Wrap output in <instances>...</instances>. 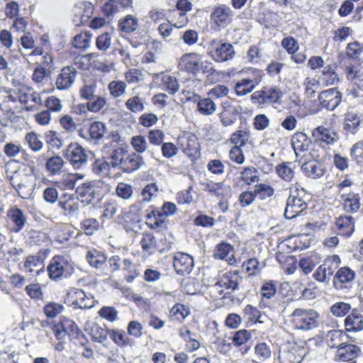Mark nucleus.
<instances>
[{"instance_id":"obj_1","label":"nucleus","mask_w":363,"mask_h":363,"mask_svg":"<svg viewBox=\"0 0 363 363\" xmlns=\"http://www.w3.org/2000/svg\"><path fill=\"white\" fill-rule=\"evenodd\" d=\"M308 352L306 340L298 339L287 341L279 353L281 363H301Z\"/></svg>"},{"instance_id":"obj_2","label":"nucleus","mask_w":363,"mask_h":363,"mask_svg":"<svg viewBox=\"0 0 363 363\" xmlns=\"http://www.w3.org/2000/svg\"><path fill=\"white\" fill-rule=\"evenodd\" d=\"M30 169V173L16 172L11 177V184L23 199H28L33 193L35 186V178Z\"/></svg>"},{"instance_id":"obj_3","label":"nucleus","mask_w":363,"mask_h":363,"mask_svg":"<svg viewBox=\"0 0 363 363\" xmlns=\"http://www.w3.org/2000/svg\"><path fill=\"white\" fill-rule=\"evenodd\" d=\"M48 271L51 279L57 281L62 277H68L74 272L73 263L61 255L54 256L48 265Z\"/></svg>"},{"instance_id":"obj_4","label":"nucleus","mask_w":363,"mask_h":363,"mask_svg":"<svg viewBox=\"0 0 363 363\" xmlns=\"http://www.w3.org/2000/svg\"><path fill=\"white\" fill-rule=\"evenodd\" d=\"M292 323L296 328L308 330L318 325V313L313 309H295L292 314Z\"/></svg>"},{"instance_id":"obj_5","label":"nucleus","mask_w":363,"mask_h":363,"mask_svg":"<svg viewBox=\"0 0 363 363\" xmlns=\"http://www.w3.org/2000/svg\"><path fill=\"white\" fill-rule=\"evenodd\" d=\"M283 91L277 86H264L251 95V101L258 106L269 104H280Z\"/></svg>"},{"instance_id":"obj_6","label":"nucleus","mask_w":363,"mask_h":363,"mask_svg":"<svg viewBox=\"0 0 363 363\" xmlns=\"http://www.w3.org/2000/svg\"><path fill=\"white\" fill-rule=\"evenodd\" d=\"M340 262L341 259L338 255L328 256L313 272V278L318 282L329 281L333 276L334 277V272L339 268Z\"/></svg>"},{"instance_id":"obj_7","label":"nucleus","mask_w":363,"mask_h":363,"mask_svg":"<svg viewBox=\"0 0 363 363\" xmlns=\"http://www.w3.org/2000/svg\"><path fill=\"white\" fill-rule=\"evenodd\" d=\"M65 303L75 308L89 309L94 306V299L82 289L71 288L67 292Z\"/></svg>"},{"instance_id":"obj_8","label":"nucleus","mask_w":363,"mask_h":363,"mask_svg":"<svg viewBox=\"0 0 363 363\" xmlns=\"http://www.w3.org/2000/svg\"><path fill=\"white\" fill-rule=\"evenodd\" d=\"M65 157L74 169L84 168L89 159L87 151L77 143H70L66 148Z\"/></svg>"},{"instance_id":"obj_9","label":"nucleus","mask_w":363,"mask_h":363,"mask_svg":"<svg viewBox=\"0 0 363 363\" xmlns=\"http://www.w3.org/2000/svg\"><path fill=\"white\" fill-rule=\"evenodd\" d=\"M346 74L347 79L352 83L349 95L353 98H363V67H347Z\"/></svg>"},{"instance_id":"obj_10","label":"nucleus","mask_w":363,"mask_h":363,"mask_svg":"<svg viewBox=\"0 0 363 363\" xmlns=\"http://www.w3.org/2000/svg\"><path fill=\"white\" fill-rule=\"evenodd\" d=\"M308 207L306 202L300 195L298 189L291 192L286 201L284 216L287 219H292L298 216Z\"/></svg>"},{"instance_id":"obj_11","label":"nucleus","mask_w":363,"mask_h":363,"mask_svg":"<svg viewBox=\"0 0 363 363\" xmlns=\"http://www.w3.org/2000/svg\"><path fill=\"white\" fill-rule=\"evenodd\" d=\"M311 135L314 143L321 147L332 145L339 140V135L334 129L323 125L315 128Z\"/></svg>"},{"instance_id":"obj_12","label":"nucleus","mask_w":363,"mask_h":363,"mask_svg":"<svg viewBox=\"0 0 363 363\" xmlns=\"http://www.w3.org/2000/svg\"><path fill=\"white\" fill-rule=\"evenodd\" d=\"M360 347L352 343H343L336 350L335 359L342 363H357L361 354Z\"/></svg>"},{"instance_id":"obj_13","label":"nucleus","mask_w":363,"mask_h":363,"mask_svg":"<svg viewBox=\"0 0 363 363\" xmlns=\"http://www.w3.org/2000/svg\"><path fill=\"white\" fill-rule=\"evenodd\" d=\"M237 287L238 282L231 276L224 274L211 286V293L214 298L218 299L225 297Z\"/></svg>"},{"instance_id":"obj_14","label":"nucleus","mask_w":363,"mask_h":363,"mask_svg":"<svg viewBox=\"0 0 363 363\" xmlns=\"http://www.w3.org/2000/svg\"><path fill=\"white\" fill-rule=\"evenodd\" d=\"M342 97V93L334 87L320 91L318 100L322 108L333 111L341 103Z\"/></svg>"},{"instance_id":"obj_15","label":"nucleus","mask_w":363,"mask_h":363,"mask_svg":"<svg viewBox=\"0 0 363 363\" xmlns=\"http://www.w3.org/2000/svg\"><path fill=\"white\" fill-rule=\"evenodd\" d=\"M76 194L82 199V202L89 204L100 199L99 187L95 182L84 183L76 189Z\"/></svg>"},{"instance_id":"obj_16","label":"nucleus","mask_w":363,"mask_h":363,"mask_svg":"<svg viewBox=\"0 0 363 363\" xmlns=\"http://www.w3.org/2000/svg\"><path fill=\"white\" fill-rule=\"evenodd\" d=\"M235 55L233 46L228 43L218 42L215 43L210 52L211 58L218 62H227L233 59Z\"/></svg>"},{"instance_id":"obj_17","label":"nucleus","mask_w":363,"mask_h":363,"mask_svg":"<svg viewBox=\"0 0 363 363\" xmlns=\"http://www.w3.org/2000/svg\"><path fill=\"white\" fill-rule=\"evenodd\" d=\"M344 328L347 333H359L363 330V315L359 309L354 308L344 320Z\"/></svg>"},{"instance_id":"obj_18","label":"nucleus","mask_w":363,"mask_h":363,"mask_svg":"<svg viewBox=\"0 0 363 363\" xmlns=\"http://www.w3.org/2000/svg\"><path fill=\"white\" fill-rule=\"evenodd\" d=\"M77 70L74 67L67 66L63 67L57 75L55 86L59 90L69 89L75 82Z\"/></svg>"},{"instance_id":"obj_19","label":"nucleus","mask_w":363,"mask_h":363,"mask_svg":"<svg viewBox=\"0 0 363 363\" xmlns=\"http://www.w3.org/2000/svg\"><path fill=\"white\" fill-rule=\"evenodd\" d=\"M301 169L306 177L314 179L322 177L326 172L324 163L316 159L306 161Z\"/></svg>"},{"instance_id":"obj_20","label":"nucleus","mask_w":363,"mask_h":363,"mask_svg":"<svg viewBox=\"0 0 363 363\" xmlns=\"http://www.w3.org/2000/svg\"><path fill=\"white\" fill-rule=\"evenodd\" d=\"M335 225L339 235L349 238L354 231L355 219L350 215H340L335 218Z\"/></svg>"},{"instance_id":"obj_21","label":"nucleus","mask_w":363,"mask_h":363,"mask_svg":"<svg viewBox=\"0 0 363 363\" xmlns=\"http://www.w3.org/2000/svg\"><path fill=\"white\" fill-rule=\"evenodd\" d=\"M173 267L178 274H188L194 267L193 258L189 254L177 252L174 256Z\"/></svg>"},{"instance_id":"obj_22","label":"nucleus","mask_w":363,"mask_h":363,"mask_svg":"<svg viewBox=\"0 0 363 363\" xmlns=\"http://www.w3.org/2000/svg\"><path fill=\"white\" fill-rule=\"evenodd\" d=\"M355 278V272L348 267H340L337 269L333 279V285L337 289L347 288Z\"/></svg>"},{"instance_id":"obj_23","label":"nucleus","mask_w":363,"mask_h":363,"mask_svg":"<svg viewBox=\"0 0 363 363\" xmlns=\"http://www.w3.org/2000/svg\"><path fill=\"white\" fill-rule=\"evenodd\" d=\"M342 210L347 213H356L361 208L362 198L359 194L350 191L341 195Z\"/></svg>"},{"instance_id":"obj_24","label":"nucleus","mask_w":363,"mask_h":363,"mask_svg":"<svg viewBox=\"0 0 363 363\" xmlns=\"http://www.w3.org/2000/svg\"><path fill=\"white\" fill-rule=\"evenodd\" d=\"M202 57L196 52L183 55L179 61V66L182 69L194 74L199 72V65Z\"/></svg>"},{"instance_id":"obj_25","label":"nucleus","mask_w":363,"mask_h":363,"mask_svg":"<svg viewBox=\"0 0 363 363\" xmlns=\"http://www.w3.org/2000/svg\"><path fill=\"white\" fill-rule=\"evenodd\" d=\"M291 145L296 157L309 150L311 145V140L303 132H296L291 137Z\"/></svg>"},{"instance_id":"obj_26","label":"nucleus","mask_w":363,"mask_h":363,"mask_svg":"<svg viewBox=\"0 0 363 363\" xmlns=\"http://www.w3.org/2000/svg\"><path fill=\"white\" fill-rule=\"evenodd\" d=\"M178 143L184 152L189 157L195 155L199 150L198 138L194 134L186 133L179 136Z\"/></svg>"},{"instance_id":"obj_27","label":"nucleus","mask_w":363,"mask_h":363,"mask_svg":"<svg viewBox=\"0 0 363 363\" xmlns=\"http://www.w3.org/2000/svg\"><path fill=\"white\" fill-rule=\"evenodd\" d=\"M201 186L204 191H207L218 199H225L230 196V187L223 182H203L201 183Z\"/></svg>"},{"instance_id":"obj_28","label":"nucleus","mask_w":363,"mask_h":363,"mask_svg":"<svg viewBox=\"0 0 363 363\" xmlns=\"http://www.w3.org/2000/svg\"><path fill=\"white\" fill-rule=\"evenodd\" d=\"M7 217L12 224V231L14 233L22 230L26 223V216L23 211L18 208H11L7 212Z\"/></svg>"},{"instance_id":"obj_29","label":"nucleus","mask_w":363,"mask_h":363,"mask_svg":"<svg viewBox=\"0 0 363 363\" xmlns=\"http://www.w3.org/2000/svg\"><path fill=\"white\" fill-rule=\"evenodd\" d=\"M321 261V256L317 252H313L301 257L298 262V265L301 272L305 275H308L313 272L315 267L320 264Z\"/></svg>"},{"instance_id":"obj_30","label":"nucleus","mask_w":363,"mask_h":363,"mask_svg":"<svg viewBox=\"0 0 363 363\" xmlns=\"http://www.w3.org/2000/svg\"><path fill=\"white\" fill-rule=\"evenodd\" d=\"M144 164V160L140 155L137 153L128 155L126 153L123 162L121 163L120 169L124 172L129 173L138 169Z\"/></svg>"},{"instance_id":"obj_31","label":"nucleus","mask_w":363,"mask_h":363,"mask_svg":"<svg viewBox=\"0 0 363 363\" xmlns=\"http://www.w3.org/2000/svg\"><path fill=\"white\" fill-rule=\"evenodd\" d=\"M230 17L231 10L225 5L218 6L211 13V20L219 27L226 26L230 23Z\"/></svg>"},{"instance_id":"obj_32","label":"nucleus","mask_w":363,"mask_h":363,"mask_svg":"<svg viewBox=\"0 0 363 363\" xmlns=\"http://www.w3.org/2000/svg\"><path fill=\"white\" fill-rule=\"evenodd\" d=\"M274 194V189L269 183H257L251 191V203L255 200H265Z\"/></svg>"},{"instance_id":"obj_33","label":"nucleus","mask_w":363,"mask_h":363,"mask_svg":"<svg viewBox=\"0 0 363 363\" xmlns=\"http://www.w3.org/2000/svg\"><path fill=\"white\" fill-rule=\"evenodd\" d=\"M106 132V125L101 121H94L89 127V135L85 136L82 130L79 131V135L86 140L99 141L104 136Z\"/></svg>"},{"instance_id":"obj_34","label":"nucleus","mask_w":363,"mask_h":363,"mask_svg":"<svg viewBox=\"0 0 363 363\" xmlns=\"http://www.w3.org/2000/svg\"><path fill=\"white\" fill-rule=\"evenodd\" d=\"M17 97L21 104H27L29 101L35 104H42V99L38 93L33 91L31 88L21 86L17 92Z\"/></svg>"},{"instance_id":"obj_35","label":"nucleus","mask_w":363,"mask_h":363,"mask_svg":"<svg viewBox=\"0 0 363 363\" xmlns=\"http://www.w3.org/2000/svg\"><path fill=\"white\" fill-rule=\"evenodd\" d=\"M336 69L337 65L335 64H330L323 67L320 79L325 86L334 85L340 82Z\"/></svg>"},{"instance_id":"obj_36","label":"nucleus","mask_w":363,"mask_h":363,"mask_svg":"<svg viewBox=\"0 0 363 363\" xmlns=\"http://www.w3.org/2000/svg\"><path fill=\"white\" fill-rule=\"evenodd\" d=\"M361 124L359 114L354 111H347L345 114L343 129L351 134H355Z\"/></svg>"},{"instance_id":"obj_37","label":"nucleus","mask_w":363,"mask_h":363,"mask_svg":"<svg viewBox=\"0 0 363 363\" xmlns=\"http://www.w3.org/2000/svg\"><path fill=\"white\" fill-rule=\"evenodd\" d=\"M213 257L216 259L228 262L230 264L235 262L233 249L228 243H220L218 245L214 250Z\"/></svg>"},{"instance_id":"obj_38","label":"nucleus","mask_w":363,"mask_h":363,"mask_svg":"<svg viewBox=\"0 0 363 363\" xmlns=\"http://www.w3.org/2000/svg\"><path fill=\"white\" fill-rule=\"evenodd\" d=\"M295 164L292 162H283L278 164L276 167V173L282 180L289 182L294 177Z\"/></svg>"},{"instance_id":"obj_39","label":"nucleus","mask_w":363,"mask_h":363,"mask_svg":"<svg viewBox=\"0 0 363 363\" xmlns=\"http://www.w3.org/2000/svg\"><path fill=\"white\" fill-rule=\"evenodd\" d=\"M59 206L65 211L66 213L74 216L79 210V202L78 199L73 194L65 195V200L59 202Z\"/></svg>"},{"instance_id":"obj_40","label":"nucleus","mask_w":363,"mask_h":363,"mask_svg":"<svg viewBox=\"0 0 363 363\" xmlns=\"http://www.w3.org/2000/svg\"><path fill=\"white\" fill-rule=\"evenodd\" d=\"M162 89L171 95L176 94L179 89L177 78L168 74H162L160 84Z\"/></svg>"},{"instance_id":"obj_41","label":"nucleus","mask_w":363,"mask_h":363,"mask_svg":"<svg viewBox=\"0 0 363 363\" xmlns=\"http://www.w3.org/2000/svg\"><path fill=\"white\" fill-rule=\"evenodd\" d=\"M277 291V282L273 280L265 281L259 289L260 301L265 304V302L272 299Z\"/></svg>"},{"instance_id":"obj_42","label":"nucleus","mask_w":363,"mask_h":363,"mask_svg":"<svg viewBox=\"0 0 363 363\" xmlns=\"http://www.w3.org/2000/svg\"><path fill=\"white\" fill-rule=\"evenodd\" d=\"M146 223L151 229H160L166 227L165 218L158 209H154L147 215Z\"/></svg>"},{"instance_id":"obj_43","label":"nucleus","mask_w":363,"mask_h":363,"mask_svg":"<svg viewBox=\"0 0 363 363\" xmlns=\"http://www.w3.org/2000/svg\"><path fill=\"white\" fill-rule=\"evenodd\" d=\"M347 332L344 330H331L327 334V342L331 348H336L341 346Z\"/></svg>"},{"instance_id":"obj_44","label":"nucleus","mask_w":363,"mask_h":363,"mask_svg":"<svg viewBox=\"0 0 363 363\" xmlns=\"http://www.w3.org/2000/svg\"><path fill=\"white\" fill-rule=\"evenodd\" d=\"M118 27L121 31L125 33L135 31L138 28V18L133 15H127L119 20Z\"/></svg>"},{"instance_id":"obj_45","label":"nucleus","mask_w":363,"mask_h":363,"mask_svg":"<svg viewBox=\"0 0 363 363\" xmlns=\"http://www.w3.org/2000/svg\"><path fill=\"white\" fill-rule=\"evenodd\" d=\"M86 257L89 264L96 269L101 268L107 260L106 256L103 252L96 250L89 251Z\"/></svg>"},{"instance_id":"obj_46","label":"nucleus","mask_w":363,"mask_h":363,"mask_svg":"<svg viewBox=\"0 0 363 363\" xmlns=\"http://www.w3.org/2000/svg\"><path fill=\"white\" fill-rule=\"evenodd\" d=\"M65 162L60 156L50 157L46 162V169L50 174L58 175L62 172Z\"/></svg>"},{"instance_id":"obj_47","label":"nucleus","mask_w":363,"mask_h":363,"mask_svg":"<svg viewBox=\"0 0 363 363\" xmlns=\"http://www.w3.org/2000/svg\"><path fill=\"white\" fill-rule=\"evenodd\" d=\"M352 310L351 304L344 301H337L330 307V312L335 318H343Z\"/></svg>"},{"instance_id":"obj_48","label":"nucleus","mask_w":363,"mask_h":363,"mask_svg":"<svg viewBox=\"0 0 363 363\" xmlns=\"http://www.w3.org/2000/svg\"><path fill=\"white\" fill-rule=\"evenodd\" d=\"M144 98L135 95L130 97L125 102L126 108L133 113H140L145 108Z\"/></svg>"},{"instance_id":"obj_49","label":"nucleus","mask_w":363,"mask_h":363,"mask_svg":"<svg viewBox=\"0 0 363 363\" xmlns=\"http://www.w3.org/2000/svg\"><path fill=\"white\" fill-rule=\"evenodd\" d=\"M61 327L65 332V335H68L71 337L77 338L81 334L77 324L69 318L62 317L61 318Z\"/></svg>"},{"instance_id":"obj_50","label":"nucleus","mask_w":363,"mask_h":363,"mask_svg":"<svg viewBox=\"0 0 363 363\" xmlns=\"http://www.w3.org/2000/svg\"><path fill=\"white\" fill-rule=\"evenodd\" d=\"M23 269L26 272H36V274H39L43 269V263L40 257L36 255H29L23 264Z\"/></svg>"},{"instance_id":"obj_51","label":"nucleus","mask_w":363,"mask_h":363,"mask_svg":"<svg viewBox=\"0 0 363 363\" xmlns=\"http://www.w3.org/2000/svg\"><path fill=\"white\" fill-rule=\"evenodd\" d=\"M281 268L286 274H292L297 269V259L294 255L282 256L279 259Z\"/></svg>"},{"instance_id":"obj_52","label":"nucleus","mask_w":363,"mask_h":363,"mask_svg":"<svg viewBox=\"0 0 363 363\" xmlns=\"http://www.w3.org/2000/svg\"><path fill=\"white\" fill-rule=\"evenodd\" d=\"M99 228L100 223L96 218H85L80 223V228L86 235H94Z\"/></svg>"},{"instance_id":"obj_53","label":"nucleus","mask_w":363,"mask_h":363,"mask_svg":"<svg viewBox=\"0 0 363 363\" xmlns=\"http://www.w3.org/2000/svg\"><path fill=\"white\" fill-rule=\"evenodd\" d=\"M140 244L144 252L152 254L156 249V238L151 233H144Z\"/></svg>"},{"instance_id":"obj_54","label":"nucleus","mask_w":363,"mask_h":363,"mask_svg":"<svg viewBox=\"0 0 363 363\" xmlns=\"http://www.w3.org/2000/svg\"><path fill=\"white\" fill-rule=\"evenodd\" d=\"M200 113L203 115H211L216 111V104L210 98L201 99L196 102Z\"/></svg>"},{"instance_id":"obj_55","label":"nucleus","mask_w":363,"mask_h":363,"mask_svg":"<svg viewBox=\"0 0 363 363\" xmlns=\"http://www.w3.org/2000/svg\"><path fill=\"white\" fill-rule=\"evenodd\" d=\"M126 87L125 82L119 80L111 81L108 85L110 94L113 98L123 96L125 94Z\"/></svg>"},{"instance_id":"obj_56","label":"nucleus","mask_w":363,"mask_h":363,"mask_svg":"<svg viewBox=\"0 0 363 363\" xmlns=\"http://www.w3.org/2000/svg\"><path fill=\"white\" fill-rule=\"evenodd\" d=\"M109 332L106 328L94 324L91 328L90 334L93 341L103 343L107 340Z\"/></svg>"},{"instance_id":"obj_57","label":"nucleus","mask_w":363,"mask_h":363,"mask_svg":"<svg viewBox=\"0 0 363 363\" xmlns=\"http://www.w3.org/2000/svg\"><path fill=\"white\" fill-rule=\"evenodd\" d=\"M45 140L52 148L59 150L62 146V139L59 133L54 130H48L45 133Z\"/></svg>"},{"instance_id":"obj_58","label":"nucleus","mask_w":363,"mask_h":363,"mask_svg":"<svg viewBox=\"0 0 363 363\" xmlns=\"http://www.w3.org/2000/svg\"><path fill=\"white\" fill-rule=\"evenodd\" d=\"M320 86V81L313 77H306L303 81L304 93L310 98L315 96L316 89Z\"/></svg>"},{"instance_id":"obj_59","label":"nucleus","mask_w":363,"mask_h":363,"mask_svg":"<svg viewBox=\"0 0 363 363\" xmlns=\"http://www.w3.org/2000/svg\"><path fill=\"white\" fill-rule=\"evenodd\" d=\"M350 156L357 164L363 166V139L353 145L350 149Z\"/></svg>"},{"instance_id":"obj_60","label":"nucleus","mask_w":363,"mask_h":363,"mask_svg":"<svg viewBox=\"0 0 363 363\" xmlns=\"http://www.w3.org/2000/svg\"><path fill=\"white\" fill-rule=\"evenodd\" d=\"M4 152L9 157H14L19 153H22L23 155L25 156L26 160H27L28 157V154L26 150H24L20 145L13 143H7L5 144Z\"/></svg>"},{"instance_id":"obj_61","label":"nucleus","mask_w":363,"mask_h":363,"mask_svg":"<svg viewBox=\"0 0 363 363\" xmlns=\"http://www.w3.org/2000/svg\"><path fill=\"white\" fill-rule=\"evenodd\" d=\"M115 192L118 197L124 200H128L133 196V186L124 182H120L116 186Z\"/></svg>"},{"instance_id":"obj_62","label":"nucleus","mask_w":363,"mask_h":363,"mask_svg":"<svg viewBox=\"0 0 363 363\" xmlns=\"http://www.w3.org/2000/svg\"><path fill=\"white\" fill-rule=\"evenodd\" d=\"M109 337L119 347H125L130 344V339L123 332L115 330H110Z\"/></svg>"},{"instance_id":"obj_63","label":"nucleus","mask_w":363,"mask_h":363,"mask_svg":"<svg viewBox=\"0 0 363 363\" xmlns=\"http://www.w3.org/2000/svg\"><path fill=\"white\" fill-rule=\"evenodd\" d=\"M130 144L135 151L138 153L145 152L148 146L145 138L140 135L132 137Z\"/></svg>"},{"instance_id":"obj_64","label":"nucleus","mask_w":363,"mask_h":363,"mask_svg":"<svg viewBox=\"0 0 363 363\" xmlns=\"http://www.w3.org/2000/svg\"><path fill=\"white\" fill-rule=\"evenodd\" d=\"M91 35L87 33L77 35L73 40V45L77 48L86 49L90 46Z\"/></svg>"}]
</instances>
